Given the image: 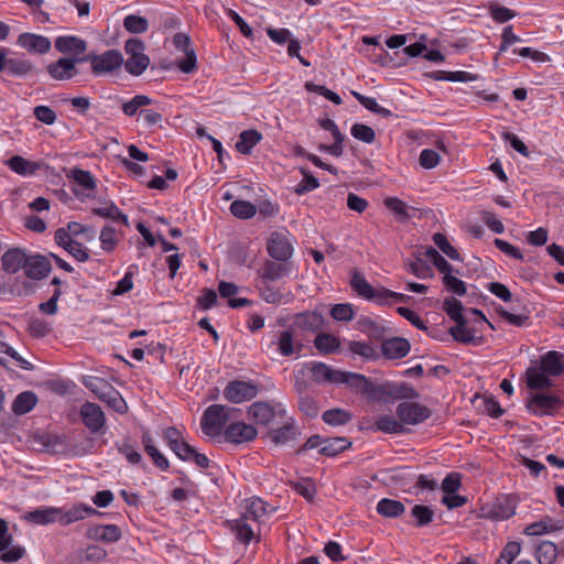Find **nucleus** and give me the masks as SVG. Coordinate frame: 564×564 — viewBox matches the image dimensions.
<instances>
[{
  "label": "nucleus",
  "instance_id": "23",
  "mask_svg": "<svg viewBox=\"0 0 564 564\" xmlns=\"http://www.w3.org/2000/svg\"><path fill=\"white\" fill-rule=\"evenodd\" d=\"M381 350L389 359H400L409 354L410 343L404 338L393 337L381 344Z\"/></svg>",
  "mask_w": 564,
  "mask_h": 564
},
{
  "label": "nucleus",
  "instance_id": "32",
  "mask_svg": "<svg viewBox=\"0 0 564 564\" xmlns=\"http://www.w3.org/2000/svg\"><path fill=\"white\" fill-rule=\"evenodd\" d=\"M37 403V397L34 392L24 391L14 399L12 403V411L22 415L30 412Z\"/></svg>",
  "mask_w": 564,
  "mask_h": 564
},
{
  "label": "nucleus",
  "instance_id": "59",
  "mask_svg": "<svg viewBox=\"0 0 564 564\" xmlns=\"http://www.w3.org/2000/svg\"><path fill=\"white\" fill-rule=\"evenodd\" d=\"M383 204L390 212H392L397 216H400L404 219L410 218L409 207L403 200L397 197H387L383 200Z\"/></svg>",
  "mask_w": 564,
  "mask_h": 564
},
{
  "label": "nucleus",
  "instance_id": "20",
  "mask_svg": "<svg viewBox=\"0 0 564 564\" xmlns=\"http://www.w3.org/2000/svg\"><path fill=\"white\" fill-rule=\"evenodd\" d=\"M51 271V264L44 256L35 254L28 257L24 272L28 278L41 280Z\"/></svg>",
  "mask_w": 564,
  "mask_h": 564
},
{
  "label": "nucleus",
  "instance_id": "28",
  "mask_svg": "<svg viewBox=\"0 0 564 564\" xmlns=\"http://www.w3.org/2000/svg\"><path fill=\"white\" fill-rule=\"evenodd\" d=\"M59 514L61 508L48 507L29 512L26 519L33 523L45 525L54 522L59 523Z\"/></svg>",
  "mask_w": 564,
  "mask_h": 564
},
{
  "label": "nucleus",
  "instance_id": "58",
  "mask_svg": "<svg viewBox=\"0 0 564 564\" xmlns=\"http://www.w3.org/2000/svg\"><path fill=\"white\" fill-rule=\"evenodd\" d=\"M330 315L334 319L339 322H349L354 318L355 312L351 304L341 303L336 304L330 310Z\"/></svg>",
  "mask_w": 564,
  "mask_h": 564
},
{
  "label": "nucleus",
  "instance_id": "9",
  "mask_svg": "<svg viewBox=\"0 0 564 564\" xmlns=\"http://www.w3.org/2000/svg\"><path fill=\"white\" fill-rule=\"evenodd\" d=\"M83 62V57H61L57 61L50 63L46 70L55 80H69L79 74L76 65Z\"/></svg>",
  "mask_w": 564,
  "mask_h": 564
},
{
  "label": "nucleus",
  "instance_id": "33",
  "mask_svg": "<svg viewBox=\"0 0 564 564\" xmlns=\"http://www.w3.org/2000/svg\"><path fill=\"white\" fill-rule=\"evenodd\" d=\"M294 324L300 329L315 332L323 325V316L316 312H304L295 317Z\"/></svg>",
  "mask_w": 564,
  "mask_h": 564
},
{
  "label": "nucleus",
  "instance_id": "48",
  "mask_svg": "<svg viewBox=\"0 0 564 564\" xmlns=\"http://www.w3.org/2000/svg\"><path fill=\"white\" fill-rule=\"evenodd\" d=\"M449 334L456 341L463 344H470L475 341L474 332L467 327L466 319L457 322L455 326L451 327Z\"/></svg>",
  "mask_w": 564,
  "mask_h": 564
},
{
  "label": "nucleus",
  "instance_id": "37",
  "mask_svg": "<svg viewBox=\"0 0 564 564\" xmlns=\"http://www.w3.org/2000/svg\"><path fill=\"white\" fill-rule=\"evenodd\" d=\"M376 429L387 434H401L405 431L400 419L381 415L376 421Z\"/></svg>",
  "mask_w": 564,
  "mask_h": 564
},
{
  "label": "nucleus",
  "instance_id": "47",
  "mask_svg": "<svg viewBox=\"0 0 564 564\" xmlns=\"http://www.w3.org/2000/svg\"><path fill=\"white\" fill-rule=\"evenodd\" d=\"M338 383H346L351 388H355L360 391H366L369 384L368 379L360 373L341 371V376H339Z\"/></svg>",
  "mask_w": 564,
  "mask_h": 564
},
{
  "label": "nucleus",
  "instance_id": "50",
  "mask_svg": "<svg viewBox=\"0 0 564 564\" xmlns=\"http://www.w3.org/2000/svg\"><path fill=\"white\" fill-rule=\"evenodd\" d=\"M230 212L234 216L238 218L249 219L256 215L257 208L253 204H251L248 200L238 199L231 203Z\"/></svg>",
  "mask_w": 564,
  "mask_h": 564
},
{
  "label": "nucleus",
  "instance_id": "16",
  "mask_svg": "<svg viewBox=\"0 0 564 564\" xmlns=\"http://www.w3.org/2000/svg\"><path fill=\"white\" fill-rule=\"evenodd\" d=\"M561 405L562 402L557 397L544 393L534 394L528 402V409L539 415L551 414Z\"/></svg>",
  "mask_w": 564,
  "mask_h": 564
},
{
  "label": "nucleus",
  "instance_id": "31",
  "mask_svg": "<svg viewBox=\"0 0 564 564\" xmlns=\"http://www.w3.org/2000/svg\"><path fill=\"white\" fill-rule=\"evenodd\" d=\"M8 166L19 175H32L34 174L41 166L40 163L28 161L26 159L14 155L7 161Z\"/></svg>",
  "mask_w": 564,
  "mask_h": 564
},
{
  "label": "nucleus",
  "instance_id": "35",
  "mask_svg": "<svg viewBox=\"0 0 564 564\" xmlns=\"http://www.w3.org/2000/svg\"><path fill=\"white\" fill-rule=\"evenodd\" d=\"M351 443L345 437L324 438L323 446L319 448V454L325 456H336L337 454L347 449Z\"/></svg>",
  "mask_w": 564,
  "mask_h": 564
},
{
  "label": "nucleus",
  "instance_id": "4",
  "mask_svg": "<svg viewBox=\"0 0 564 564\" xmlns=\"http://www.w3.org/2000/svg\"><path fill=\"white\" fill-rule=\"evenodd\" d=\"M84 62H89L95 75L112 73L123 64L122 54L117 50H109L102 54L89 53L83 56Z\"/></svg>",
  "mask_w": 564,
  "mask_h": 564
},
{
  "label": "nucleus",
  "instance_id": "22",
  "mask_svg": "<svg viewBox=\"0 0 564 564\" xmlns=\"http://www.w3.org/2000/svg\"><path fill=\"white\" fill-rule=\"evenodd\" d=\"M98 511L90 506L80 503L74 506L69 509L61 508V518L59 523L62 525H68L70 523L77 522L79 520L85 519L86 517L97 514Z\"/></svg>",
  "mask_w": 564,
  "mask_h": 564
},
{
  "label": "nucleus",
  "instance_id": "40",
  "mask_svg": "<svg viewBox=\"0 0 564 564\" xmlns=\"http://www.w3.org/2000/svg\"><path fill=\"white\" fill-rule=\"evenodd\" d=\"M549 375L536 368H529L527 370V382L530 389H546L552 386V381L547 378Z\"/></svg>",
  "mask_w": 564,
  "mask_h": 564
},
{
  "label": "nucleus",
  "instance_id": "13",
  "mask_svg": "<svg viewBox=\"0 0 564 564\" xmlns=\"http://www.w3.org/2000/svg\"><path fill=\"white\" fill-rule=\"evenodd\" d=\"M55 242L67 251L74 259L85 262L89 259V251L83 243L67 236L64 228H58L54 235Z\"/></svg>",
  "mask_w": 564,
  "mask_h": 564
},
{
  "label": "nucleus",
  "instance_id": "52",
  "mask_svg": "<svg viewBox=\"0 0 564 564\" xmlns=\"http://www.w3.org/2000/svg\"><path fill=\"white\" fill-rule=\"evenodd\" d=\"M433 242L449 259L455 260V261L462 260L459 252L449 243V241L447 240L445 235H443L441 232L434 234Z\"/></svg>",
  "mask_w": 564,
  "mask_h": 564
},
{
  "label": "nucleus",
  "instance_id": "29",
  "mask_svg": "<svg viewBox=\"0 0 564 564\" xmlns=\"http://www.w3.org/2000/svg\"><path fill=\"white\" fill-rule=\"evenodd\" d=\"M564 527V523L561 521H555L550 517H545L542 520L531 523L525 527L524 533L527 535H541L544 533H550L554 531H558Z\"/></svg>",
  "mask_w": 564,
  "mask_h": 564
},
{
  "label": "nucleus",
  "instance_id": "64",
  "mask_svg": "<svg viewBox=\"0 0 564 564\" xmlns=\"http://www.w3.org/2000/svg\"><path fill=\"white\" fill-rule=\"evenodd\" d=\"M99 240L105 251L113 250L117 243L116 230L110 226L104 227L99 235Z\"/></svg>",
  "mask_w": 564,
  "mask_h": 564
},
{
  "label": "nucleus",
  "instance_id": "1",
  "mask_svg": "<svg viewBox=\"0 0 564 564\" xmlns=\"http://www.w3.org/2000/svg\"><path fill=\"white\" fill-rule=\"evenodd\" d=\"M268 503L257 497L245 500V511L240 518L230 522V527L240 542L249 543L254 538V530L250 521L260 522L262 517L273 511V509L268 510Z\"/></svg>",
  "mask_w": 564,
  "mask_h": 564
},
{
  "label": "nucleus",
  "instance_id": "60",
  "mask_svg": "<svg viewBox=\"0 0 564 564\" xmlns=\"http://www.w3.org/2000/svg\"><path fill=\"white\" fill-rule=\"evenodd\" d=\"M302 174L304 175L303 181L295 187L294 192L297 195H303L307 192H312L319 187V182L316 177L311 175L306 170L301 169Z\"/></svg>",
  "mask_w": 564,
  "mask_h": 564
},
{
  "label": "nucleus",
  "instance_id": "45",
  "mask_svg": "<svg viewBox=\"0 0 564 564\" xmlns=\"http://www.w3.org/2000/svg\"><path fill=\"white\" fill-rule=\"evenodd\" d=\"M351 94L369 111L380 115L383 118L392 116V112L389 109L381 107L375 98L367 97L357 91H352Z\"/></svg>",
  "mask_w": 564,
  "mask_h": 564
},
{
  "label": "nucleus",
  "instance_id": "14",
  "mask_svg": "<svg viewBox=\"0 0 564 564\" xmlns=\"http://www.w3.org/2000/svg\"><path fill=\"white\" fill-rule=\"evenodd\" d=\"M80 417L85 426L91 433L99 432L106 423V417L101 408L93 402H86L82 405Z\"/></svg>",
  "mask_w": 564,
  "mask_h": 564
},
{
  "label": "nucleus",
  "instance_id": "30",
  "mask_svg": "<svg viewBox=\"0 0 564 564\" xmlns=\"http://www.w3.org/2000/svg\"><path fill=\"white\" fill-rule=\"evenodd\" d=\"M28 256L19 249L8 250L2 257V267L9 273H15L25 268Z\"/></svg>",
  "mask_w": 564,
  "mask_h": 564
},
{
  "label": "nucleus",
  "instance_id": "7",
  "mask_svg": "<svg viewBox=\"0 0 564 564\" xmlns=\"http://www.w3.org/2000/svg\"><path fill=\"white\" fill-rule=\"evenodd\" d=\"M267 251L275 261L286 262L293 254V245L289 234L283 231H273L267 241Z\"/></svg>",
  "mask_w": 564,
  "mask_h": 564
},
{
  "label": "nucleus",
  "instance_id": "49",
  "mask_svg": "<svg viewBox=\"0 0 564 564\" xmlns=\"http://www.w3.org/2000/svg\"><path fill=\"white\" fill-rule=\"evenodd\" d=\"M373 295L375 296L369 299L368 301H375L376 303L381 305L390 303V300L405 302L408 299V296L402 293H397L382 286L373 289Z\"/></svg>",
  "mask_w": 564,
  "mask_h": 564
},
{
  "label": "nucleus",
  "instance_id": "11",
  "mask_svg": "<svg viewBox=\"0 0 564 564\" xmlns=\"http://www.w3.org/2000/svg\"><path fill=\"white\" fill-rule=\"evenodd\" d=\"M258 387L251 382L234 380L224 390L225 398L232 403H242L257 397Z\"/></svg>",
  "mask_w": 564,
  "mask_h": 564
},
{
  "label": "nucleus",
  "instance_id": "53",
  "mask_svg": "<svg viewBox=\"0 0 564 564\" xmlns=\"http://www.w3.org/2000/svg\"><path fill=\"white\" fill-rule=\"evenodd\" d=\"M411 516L414 518L416 527H424L433 521L434 511L427 506L415 505L411 510Z\"/></svg>",
  "mask_w": 564,
  "mask_h": 564
},
{
  "label": "nucleus",
  "instance_id": "15",
  "mask_svg": "<svg viewBox=\"0 0 564 564\" xmlns=\"http://www.w3.org/2000/svg\"><path fill=\"white\" fill-rule=\"evenodd\" d=\"M257 430L247 423H231L224 430V436L227 442L241 444L250 442L257 437Z\"/></svg>",
  "mask_w": 564,
  "mask_h": 564
},
{
  "label": "nucleus",
  "instance_id": "21",
  "mask_svg": "<svg viewBox=\"0 0 564 564\" xmlns=\"http://www.w3.org/2000/svg\"><path fill=\"white\" fill-rule=\"evenodd\" d=\"M539 367L549 376H561L564 371V355L555 350L549 351L541 357Z\"/></svg>",
  "mask_w": 564,
  "mask_h": 564
},
{
  "label": "nucleus",
  "instance_id": "6",
  "mask_svg": "<svg viewBox=\"0 0 564 564\" xmlns=\"http://www.w3.org/2000/svg\"><path fill=\"white\" fill-rule=\"evenodd\" d=\"M395 413L403 426L421 424L432 415V411L426 405L414 401L400 402Z\"/></svg>",
  "mask_w": 564,
  "mask_h": 564
},
{
  "label": "nucleus",
  "instance_id": "26",
  "mask_svg": "<svg viewBox=\"0 0 564 564\" xmlns=\"http://www.w3.org/2000/svg\"><path fill=\"white\" fill-rule=\"evenodd\" d=\"M289 274L290 268L288 264L276 263L271 260H267L263 263L262 269L259 271L262 283L275 281Z\"/></svg>",
  "mask_w": 564,
  "mask_h": 564
},
{
  "label": "nucleus",
  "instance_id": "18",
  "mask_svg": "<svg viewBox=\"0 0 564 564\" xmlns=\"http://www.w3.org/2000/svg\"><path fill=\"white\" fill-rule=\"evenodd\" d=\"M55 48L63 54H72V57H83L87 50V42L74 35H63L55 40Z\"/></svg>",
  "mask_w": 564,
  "mask_h": 564
},
{
  "label": "nucleus",
  "instance_id": "12",
  "mask_svg": "<svg viewBox=\"0 0 564 564\" xmlns=\"http://www.w3.org/2000/svg\"><path fill=\"white\" fill-rule=\"evenodd\" d=\"M175 47L184 52V58L177 62V67L181 72L189 74L196 69V53L191 46V39L184 33H176L173 37Z\"/></svg>",
  "mask_w": 564,
  "mask_h": 564
},
{
  "label": "nucleus",
  "instance_id": "10",
  "mask_svg": "<svg viewBox=\"0 0 564 564\" xmlns=\"http://www.w3.org/2000/svg\"><path fill=\"white\" fill-rule=\"evenodd\" d=\"M283 408H274L268 402H254L248 408V415L257 424L268 425L274 421L275 417L282 419L285 415Z\"/></svg>",
  "mask_w": 564,
  "mask_h": 564
},
{
  "label": "nucleus",
  "instance_id": "36",
  "mask_svg": "<svg viewBox=\"0 0 564 564\" xmlns=\"http://www.w3.org/2000/svg\"><path fill=\"white\" fill-rule=\"evenodd\" d=\"M405 510L404 505L399 500L383 498L377 505V512L387 518H397Z\"/></svg>",
  "mask_w": 564,
  "mask_h": 564
},
{
  "label": "nucleus",
  "instance_id": "24",
  "mask_svg": "<svg viewBox=\"0 0 564 564\" xmlns=\"http://www.w3.org/2000/svg\"><path fill=\"white\" fill-rule=\"evenodd\" d=\"M87 535L97 541L115 543L120 540L121 530L116 524H99L90 528Z\"/></svg>",
  "mask_w": 564,
  "mask_h": 564
},
{
  "label": "nucleus",
  "instance_id": "44",
  "mask_svg": "<svg viewBox=\"0 0 564 564\" xmlns=\"http://www.w3.org/2000/svg\"><path fill=\"white\" fill-rule=\"evenodd\" d=\"M68 177H72L82 189L93 191L96 187L95 178L89 171L72 169Z\"/></svg>",
  "mask_w": 564,
  "mask_h": 564
},
{
  "label": "nucleus",
  "instance_id": "27",
  "mask_svg": "<svg viewBox=\"0 0 564 564\" xmlns=\"http://www.w3.org/2000/svg\"><path fill=\"white\" fill-rule=\"evenodd\" d=\"M278 345L280 355L288 357L294 352L293 335L290 330H281L272 335V339L267 344L268 348Z\"/></svg>",
  "mask_w": 564,
  "mask_h": 564
},
{
  "label": "nucleus",
  "instance_id": "43",
  "mask_svg": "<svg viewBox=\"0 0 564 564\" xmlns=\"http://www.w3.org/2000/svg\"><path fill=\"white\" fill-rule=\"evenodd\" d=\"M153 102L151 98L145 95H137L129 101L122 104V111L128 117H133L137 113H140L142 108L149 106Z\"/></svg>",
  "mask_w": 564,
  "mask_h": 564
},
{
  "label": "nucleus",
  "instance_id": "42",
  "mask_svg": "<svg viewBox=\"0 0 564 564\" xmlns=\"http://www.w3.org/2000/svg\"><path fill=\"white\" fill-rule=\"evenodd\" d=\"M314 345L323 354H333L339 349L340 341L334 335L324 333L315 337Z\"/></svg>",
  "mask_w": 564,
  "mask_h": 564
},
{
  "label": "nucleus",
  "instance_id": "25",
  "mask_svg": "<svg viewBox=\"0 0 564 564\" xmlns=\"http://www.w3.org/2000/svg\"><path fill=\"white\" fill-rule=\"evenodd\" d=\"M313 380L316 382H334L338 383L340 370L332 369L324 362L314 361L308 366Z\"/></svg>",
  "mask_w": 564,
  "mask_h": 564
},
{
  "label": "nucleus",
  "instance_id": "46",
  "mask_svg": "<svg viewBox=\"0 0 564 564\" xmlns=\"http://www.w3.org/2000/svg\"><path fill=\"white\" fill-rule=\"evenodd\" d=\"M351 420V414L343 409H330L323 413V421L333 426L344 425Z\"/></svg>",
  "mask_w": 564,
  "mask_h": 564
},
{
  "label": "nucleus",
  "instance_id": "63",
  "mask_svg": "<svg viewBox=\"0 0 564 564\" xmlns=\"http://www.w3.org/2000/svg\"><path fill=\"white\" fill-rule=\"evenodd\" d=\"M494 513L500 520L509 519L516 513V506L510 499L505 498L495 506Z\"/></svg>",
  "mask_w": 564,
  "mask_h": 564
},
{
  "label": "nucleus",
  "instance_id": "19",
  "mask_svg": "<svg viewBox=\"0 0 564 564\" xmlns=\"http://www.w3.org/2000/svg\"><path fill=\"white\" fill-rule=\"evenodd\" d=\"M269 438L275 445H286L291 442H294L299 436V431L294 424L292 419L283 422V425L278 429L270 430Z\"/></svg>",
  "mask_w": 564,
  "mask_h": 564
},
{
  "label": "nucleus",
  "instance_id": "54",
  "mask_svg": "<svg viewBox=\"0 0 564 564\" xmlns=\"http://www.w3.org/2000/svg\"><path fill=\"white\" fill-rule=\"evenodd\" d=\"M123 26L130 33L138 34V33H144L149 28V23H148V20L143 17L130 14L124 18Z\"/></svg>",
  "mask_w": 564,
  "mask_h": 564
},
{
  "label": "nucleus",
  "instance_id": "55",
  "mask_svg": "<svg viewBox=\"0 0 564 564\" xmlns=\"http://www.w3.org/2000/svg\"><path fill=\"white\" fill-rule=\"evenodd\" d=\"M350 133L355 139L368 144L372 143L376 139L375 130L371 127L362 123L352 124Z\"/></svg>",
  "mask_w": 564,
  "mask_h": 564
},
{
  "label": "nucleus",
  "instance_id": "38",
  "mask_svg": "<svg viewBox=\"0 0 564 564\" xmlns=\"http://www.w3.org/2000/svg\"><path fill=\"white\" fill-rule=\"evenodd\" d=\"M262 135L257 130H246L240 133L239 141L236 143L237 151L242 154H249L251 149L261 140Z\"/></svg>",
  "mask_w": 564,
  "mask_h": 564
},
{
  "label": "nucleus",
  "instance_id": "62",
  "mask_svg": "<svg viewBox=\"0 0 564 564\" xmlns=\"http://www.w3.org/2000/svg\"><path fill=\"white\" fill-rule=\"evenodd\" d=\"M82 556L85 561L98 563L107 557V551L99 545L91 544L82 551Z\"/></svg>",
  "mask_w": 564,
  "mask_h": 564
},
{
  "label": "nucleus",
  "instance_id": "39",
  "mask_svg": "<svg viewBox=\"0 0 564 564\" xmlns=\"http://www.w3.org/2000/svg\"><path fill=\"white\" fill-rule=\"evenodd\" d=\"M93 213L102 218L121 221L124 226L129 225L128 216L121 213L112 202L106 203L102 207L94 208Z\"/></svg>",
  "mask_w": 564,
  "mask_h": 564
},
{
  "label": "nucleus",
  "instance_id": "2",
  "mask_svg": "<svg viewBox=\"0 0 564 564\" xmlns=\"http://www.w3.org/2000/svg\"><path fill=\"white\" fill-rule=\"evenodd\" d=\"M84 384L89 389L99 400L107 403L109 408L118 413H126L128 405L118 390H116L108 381L99 377H89L84 381Z\"/></svg>",
  "mask_w": 564,
  "mask_h": 564
},
{
  "label": "nucleus",
  "instance_id": "51",
  "mask_svg": "<svg viewBox=\"0 0 564 564\" xmlns=\"http://www.w3.org/2000/svg\"><path fill=\"white\" fill-rule=\"evenodd\" d=\"M351 288L352 290L361 297L369 300L373 297V288L368 283V281L358 272H354L351 278Z\"/></svg>",
  "mask_w": 564,
  "mask_h": 564
},
{
  "label": "nucleus",
  "instance_id": "56",
  "mask_svg": "<svg viewBox=\"0 0 564 564\" xmlns=\"http://www.w3.org/2000/svg\"><path fill=\"white\" fill-rule=\"evenodd\" d=\"M8 69L14 76H25L31 73L33 66L31 62L24 58H9L8 59Z\"/></svg>",
  "mask_w": 564,
  "mask_h": 564
},
{
  "label": "nucleus",
  "instance_id": "34",
  "mask_svg": "<svg viewBox=\"0 0 564 564\" xmlns=\"http://www.w3.org/2000/svg\"><path fill=\"white\" fill-rule=\"evenodd\" d=\"M557 555V546L551 541H543L535 549V557L539 564H553Z\"/></svg>",
  "mask_w": 564,
  "mask_h": 564
},
{
  "label": "nucleus",
  "instance_id": "57",
  "mask_svg": "<svg viewBox=\"0 0 564 564\" xmlns=\"http://www.w3.org/2000/svg\"><path fill=\"white\" fill-rule=\"evenodd\" d=\"M444 310L446 314L455 322L464 321L463 304L455 297H448L444 301Z\"/></svg>",
  "mask_w": 564,
  "mask_h": 564
},
{
  "label": "nucleus",
  "instance_id": "3",
  "mask_svg": "<svg viewBox=\"0 0 564 564\" xmlns=\"http://www.w3.org/2000/svg\"><path fill=\"white\" fill-rule=\"evenodd\" d=\"M234 411L237 410L221 404H213L208 406L200 421L204 434L212 437L219 436L230 417V412Z\"/></svg>",
  "mask_w": 564,
  "mask_h": 564
},
{
  "label": "nucleus",
  "instance_id": "8",
  "mask_svg": "<svg viewBox=\"0 0 564 564\" xmlns=\"http://www.w3.org/2000/svg\"><path fill=\"white\" fill-rule=\"evenodd\" d=\"M13 536L9 532L6 520L0 518V560L7 563L17 562L25 555L21 545H12Z\"/></svg>",
  "mask_w": 564,
  "mask_h": 564
},
{
  "label": "nucleus",
  "instance_id": "61",
  "mask_svg": "<svg viewBox=\"0 0 564 564\" xmlns=\"http://www.w3.org/2000/svg\"><path fill=\"white\" fill-rule=\"evenodd\" d=\"M443 284L448 292H452L456 295L462 296L466 293V285L464 281L454 276L452 273H447L443 276Z\"/></svg>",
  "mask_w": 564,
  "mask_h": 564
},
{
  "label": "nucleus",
  "instance_id": "17",
  "mask_svg": "<svg viewBox=\"0 0 564 564\" xmlns=\"http://www.w3.org/2000/svg\"><path fill=\"white\" fill-rule=\"evenodd\" d=\"M17 43L24 50L36 54H45L52 46L51 41L46 36L28 32L20 34Z\"/></svg>",
  "mask_w": 564,
  "mask_h": 564
},
{
  "label": "nucleus",
  "instance_id": "41",
  "mask_svg": "<svg viewBox=\"0 0 564 564\" xmlns=\"http://www.w3.org/2000/svg\"><path fill=\"white\" fill-rule=\"evenodd\" d=\"M347 346L348 351L352 356H359L364 360H373L377 358V352L375 348L366 341L350 340L348 341Z\"/></svg>",
  "mask_w": 564,
  "mask_h": 564
},
{
  "label": "nucleus",
  "instance_id": "5",
  "mask_svg": "<svg viewBox=\"0 0 564 564\" xmlns=\"http://www.w3.org/2000/svg\"><path fill=\"white\" fill-rule=\"evenodd\" d=\"M129 58L124 63L126 70L133 75H141L149 66L150 58L144 54V43L139 39H130L124 45Z\"/></svg>",
  "mask_w": 564,
  "mask_h": 564
}]
</instances>
